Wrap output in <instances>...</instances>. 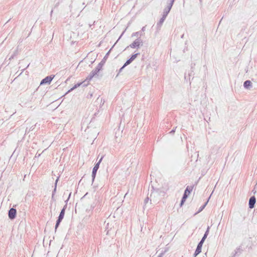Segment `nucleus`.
<instances>
[{"instance_id":"obj_20","label":"nucleus","mask_w":257,"mask_h":257,"mask_svg":"<svg viewBox=\"0 0 257 257\" xmlns=\"http://www.w3.org/2000/svg\"><path fill=\"white\" fill-rule=\"evenodd\" d=\"M139 54H140V53H136V54H135L131 56V58L133 60H134L136 59V58L137 57V56H138V55H139Z\"/></svg>"},{"instance_id":"obj_32","label":"nucleus","mask_w":257,"mask_h":257,"mask_svg":"<svg viewBox=\"0 0 257 257\" xmlns=\"http://www.w3.org/2000/svg\"><path fill=\"white\" fill-rule=\"evenodd\" d=\"M71 193L69 194V198L70 197V195H71Z\"/></svg>"},{"instance_id":"obj_17","label":"nucleus","mask_w":257,"mask_h":257,"mask_svg":"<svg viewBox=\"0 0 257 257\" xmlns=\"http://www.w3.org/2000/svg\"><path fill=\"white\" fill-rule=\"evenodd\" d=\"M102 64H101V63H99L97 66H96V67L95 68V69L96 70H98V71L99 72L101 69H102Z\"/></svg>"},{"instance_id":"obj_26","label":"nucleus","mask_w":257,"mask_h":257,"mask_svg":"<svg viewBox=\"0 0 257 257\" xmlns=\"http://www.w3.org/2000/svg\"><path fill=\"white\" fill-rule=\"evenodd\" d=\"M125 66H124V65L122 66V67H121L119 70V72L118 73H119L120 72H121L122 70V69L125 67Z\"/></svg>"},{"instance_id":"obj_10","label":"nucleus","mask_w":257,"mask_h":257,"mask_svg":"<svg viewBox=\"0 0 257 257\" xmlns=\"http://www.w3.org/2000/svg\"><path fill=\"white\" fill-rule=\"evenodd\" d=\"M158 193L157 191H154L152 192L150 194V200L151 201H156L157 199H156V197L158 196Z\"/></svg>"},{"instance_id":"obj_19","label":"nucleus","mask_w":257,"mask_h":257,"mask_svg":"<svg viewBox=\"0 0 257 257\" xmlns=\"http://www.w3.org/2000/svg\"><path fill=\"white\" fill-rule=\"evenodd\" d=\"M81 84V83H77V84H75L74 85V86H73L70 90H69V92L71 90L74 89L75 88H76L77 87L79 86Z\"/></svg>"},{"instance_id":"obj_31","label":"nucleus","mask_w":257,"mask_h":257,"mask_svg":"<svg viewBox=\"0 0 257 257\" xmlns=\"http://www.w3.org/2000/svg\"><path fill=\"white\" fill-rule=\"evenodd\" d=\"M107 229L109 228V223L108 222L107 223Z\"/></svg>"},{"instance_id":"obj_15","label":"nucleus","mask_w":257,"mask_h":257,"mask_svg":"<svg viewBox=\"0 0 257 257\" xmlns=\"http://www.w3.org/2000/svg\"><path fill=\"white\" fill-rule=\"evenodd\" d=\"M166 18V17L163 16L162 18L160 20L159 23H158V25L161 26L163 24V23H164Z\"/></svg>"},{"instance_id":"obj_5","label":"nucleus","mask_w":257,"mask_h":257,"mask_svg":"<svg viewBox=\"0 0 257 257\" xmlns=\"http://www.w3.org/2000/svg\"><path fill=\"white\" fill-rule=\"evenodd\" d=\"M140 45H143L142 40L140 39H137L133 43L130 45L129 47L132 48H139ZM128 46L127 47L128 48Z\"/></svg>"},{"instance_id":"obj_22","label":"nucleus","mask_w":257,"mask_h":257,"mask_svg":"<svg viewBox=\"0 0 257 257\" xmlns=\"http://www.w3.org/2000/svg\"><path fill=\"white\" fill-rule=\"evenodd\" d=\"M34 128V126H32V127H31V128L28 130V128H27L26 130V133H29L31 131H33Z\"/></svg>"},{"instance_id":"obj_18","label":"nucleus","mask_w":257,"mask_h":257,"mask_svg":"<svg viewBox=\"0 0 257 257\" xmlns=\"http://www.w3.org/2000/svg\"><path fill=\"white\" fill-rule=\"evenodd\" d=\"M18 50H16L14 52V54L10 57V59H12L14 58V57L16 56L17 54H18Z\"/></svg>"},{"instance_id":"obj_30","label":"nucleus","mask_w":257,"mask_h":257,"mask_svg":"<svg viewBox=\"0 0 257 257\" xmlns=\"http://www.w3.org/2000/svg\"><path fill=\"white\" fill-rule=\"evenodd\" d=\"M129 60L131 62H132L133 61H134L131 58H130L129 59Z\"/></svg>"},{"instance_id":"obj_7","label":"nucleus","mask_w":257,"mask_h":257,"mask_svg":"<svg viewBox=\"0 0 257 257\" xmlns=\"http://www.w3.org/2000/svg\"><path fill=\"white\" fill-rule=\"evenodd\" d=\"M53 78L54 76H52V75L47 76L41 81L40 84L42 85L43 84H50L53 80Z\"/></svg>"},{"instance_id":"obj_33","label":"nucleus","mask_w":257,"mask_h":257,"mask_svg":"<svg viewBox=\"0 0 257 257\" xmlns=\"http://www.w3.org/2000/svg\"><path fill=\"white\" fill-rule=\"evenodd\" d=\"M52 13H53V11L52 10V11H51V15H52Z\"/></svg>"},{"instance_id":"obj_8","label":"nucleus","mask_w":257,"mask_h":257,"mask_svg":"<svg viewBox=\"0 0 257 257\" xmlns=\"http://www.w3.org/2000/svg\"><path fill=\"white\" fill-rule=\"evenodd\" d=\"M17 210L16 209L12 208L9 211V217L11 219H14L16 216Z\"/></svg>"},{"instance_id":"obj_11","label":"nucleus","mask_w":257,"mask_h":257,"mask_svg":"<svg viewBox=\"0 0 257 257\" xmlns=\"http://www.w3.org/2000/svg\"><path fill=\"white\" fill-rule=\"evenodd\" d=\"M251 84L252 83L250 80H246L243 83V86L244 88L249 89L251 87Z\"/></svg>"},{"instance_id":"obj_28","label":"nucleus","mask_w":257,"mask_h":257,"mask_svg":"<svg viewBox=\"0 0 257 257\" xmlns=\"http://www.w3.org/2000/svg\"><path fill=\"white\" fill-rule=\"evenodd\" d=\"M164 253H165V252H162V253H161L158 255V257H163V255H164Z\"/></svg>"},{"instance_id":"obj_21","label":"nucleus","mask_w":257,"mask_h":257,"mask_svg":"<svg viewBox=\"0 0 257 257\" xmlns=\"http://www.w3.org/2000/svg\"><path fill=\"white\" fill-rule=\"evenodd\" d=\"M203 243H204V242L200 240L197 245V247H199L202 248V245H203Z\"/></svg>"},{"instance_id":"obj_27","label":"nucleus","mask_w":257,"mask_h":257,"mask_svg":"<svg viewBox=\"0 0 257 257\" xmlns=\"http://www.w3.org/2000/svg\"><path fill=\"white\" fill-rule=\"evenodd\" d=\"M176 127L173 129L170 132V134H174L175 132V129H176Z\"/></svg>"},{"instance_id":"obj_24","label":"nucleus","mask_w":257,"mask_h":257,"mask_svg":"<svg viewBox=\"0 0 257 257\" xmlns=\"http://www.w3.org/2000/svg\"><path fill=\"white\" fill-rule=\"evenodd\" d=\"M207 203V202H206L204 205H203L202 207H201V208L199 210V211H202L204 209V208L205 207V206H206Z\"/></svg>"},{"instance_id":"obj_9","label":"nucleus","mask_w":257,"mask_h":257,"mask_svg":"<svg viewBox=\"0 0 257 257\" xmlns=\"http://www.w3.org/2000/svg\"><path fill=\"white\" fill-rule=\"evenodd\" d=\"M256 202V199L254 196H252L249 198V207L250 208H253L254 207L255 203Z\"/></svg>"},{"instance_id":"obj_13","label":"nucleus","mask_w":257,"mask_h":257,"mask_svg":"<svg viewBox=\"0 0 257 257\" xmlns=\"http://www.w3.org/2000/svg\"><path fill=\"white\" fill-rule=\"evenodd\" d=\"M201 248L199 247H197V248L195 250V253H194V257H196L198 254H199L201 251Z\"/></svg>"},{"instance_id":"obj_4","label":"nucleus","mask_w":257,"mask_h":257,"mask_svg":"<svg viewBox=\"0 0 257 257\" xmlns=\"http://www.w3.org/2000/svg\"><path fill=\"white\" fill-rule=\"evenodd\" d=\"M175 0H170V2L168 4V5L166 8L164 9L163 11V16L167 17L168 14L170 11L172 7L174 4Z\"/></svg>"},{"instance_id":"obj_14","label":"nucleus","mask_w":257,"mask_h":257,"mask_svg":"<svg viewBox=\"0 0 257 257\" xmlns=\"http://www.w3.org/2000/svg\"><path fill=\"white\" fill-rule=\"evenodd\" d=\"M58 180H59V178H57V179H56V180L55 181V188L52 192V198H53V197H54V194L56 191V187H57V182L58 181Z\"/></svg>"},{"instance_id":"obj_2","label":"nucleus","mask_w":257,"mask_h":257,"mask_svg":"<svg viewBox=\"0 0 257 257\" xmlns=\"http://www.w3.org/2000/svg\"><path fill=\"white\" fill-rule=\"evenodd\" d=\"M66 206H67V205H65L64 206V207L61 210V212L60 213L59 216L58 217V219H57V220L56 221V225H55V230H56L57 227L59 226L60 222H61V221L62 220V219L64 218V214H65V209H66Z\"/></svg>"},{"instance_id":"obj_6","label":"nucleus","mask_w":257,"mask_h":257,"mask_svg":"<svg viewBox=\"0 0 257 257\" xmlns=\"http://www.w3.org/2000/svg\"><path fill=\"white\" fill-rule=\"evenodd\" d=\"M98 71L97 70H96L95 68L94 70H93L89 75L87 77L86 80L89 81L91 80L94 77L98 76Z\"/></svg>"},{"instance_id":"obj_23","label":"nucleus","mask_w":257,"mask_h":257,"mask_svg":"<svg viewBox=\"0 0 257 257\" xmlns=\"http://www.w3.org/2000/svg\"><path fill=\"white\" fill-rule=\"evenodd\" d=\"M131 62H130V61L129 60V59H128L126 62L124 64V66H126L127 65H128V64H130Z\"/></svg>"},{"instance_id":"obj_3","label":"nucleus","mask_w":257,"mask_h":257,"mask_svg":"<svg viewBox=\"0 0 257 257\" xmlns=\"http://www.w3.org/2000/svg\"><path fill=\"white\" fill-rule=\"evenodd\" d=\"M103 158V156H101V158L99 159L98 162L95 165L94 167L93 168L92 172V181H93L95 179L97 171L98 170V169L99 168L100 163L102 161Z\"/></svg>"},{"instance_id":"obj_16","label":"nucleus","mask_w":257,"mask_h":257,"mask_svg":"<svg viewBox=\"0 0 257 257\" xmlns=\"http://www.w3.org/2000/svg\"><path fill=\"white\" fill-rule=\"evenodd\" d=\"M142 35H143V34L142 32H137L133 33L132 36V37H134V36L138 37L139 36H142Z\"/></svg>"},{"instance_id":"obj_12","label":"nucleus","mask_w":257,"mask_h":257,"mask_svg":"<svg viewBox=\"0 0 257 257\" xmlns=\"http://www.w3.org/2000/svg\"><path fill=\"white\" fill-rule=\"evenodd\" d=\"M209 227H208L207 229V230L206 231L205 233H204L203 237L202 238L201 241H203V242H204L205 239L206 238L208 234V232H209Z\"/></svg>"},{"instance_id":"obj_29","label":"nucleus","mask_w":257,"mask_h":257,"mask_svg":"<svg viewBox=\"0 0 257 257\" xmlns=\"http://www.w3.org/2000/svg\"><path fill=\"white\" fill-rule=\"evenodd\" d=\"M145 30H146V28H145V27H143L142 28V31L143 32H144Z\"/></svg>"},{"instance_id":"obj_25","label":"nucleus","mask_w":257,"mask_h":257,"mask_svg":"<svg viewBox=\"0 0 257 257\" xmlns=\"http://www.w3.org/2000/svg\"><path fill=\"white\" fill-rule=\"evenodd\" d=\"M149 200V198L148 197H147V198L145 199V200H144V202H145V204H147V203H148V202Z\"/></svg>"},{"instance_id":"obj_1","label":"nucleus","mask_w":257,"mask_h":257,"mask_svg":"<svg viewBox=\"0 0 257 257\" xmlns=\"http://www.w3.org/2000/svg\"><path fill=\"white\" fill-rule=\"evenodd\" d=\"M193 187L192 186H187L186 189L185 190L184 193L183 194V196L182 198L180 205L182 206L184 202L185 201L186 198L188 197L189 194L192 191Z\"/></svg>"}]
</instances>
